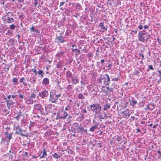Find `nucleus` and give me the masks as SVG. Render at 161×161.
I'll return each mask as SVG.
<instances>
[{"label":"nucleus","mask_w":161,"mask_h":161,"mask_svg":"<svg viewBox=\"0 0 161 161\" xmlns=\"http://www.w3.org/2000/svg\"><path fill=\"white\" fill-rule=\"evenodd\" d=\"M110 82V79L108 74L101 75L98 81L99 84L103 83L105 86H108Z\"/></svg>","instance_id":"1"},{"label":"nucleus","mask_w":161,"mask_h":161,"mask_svg":"<svg viewBox=\"0 0 161 161\" xmlns=\"http://www.w3.org/2000/svg\"><path fill=\"white\" fill-rule=\"evenodd\" d=\"M150 36L148 33H144L142 31H140L138 36L139 40L142 42L147 41L150 38Z\"/></svg>","instance_id":"2"},{"label":"nucleus","mask_w":161,"mask_h":161,"mask_svg":"<svg viewBox=\"0 0 161 161\" xmlns=\"http://www.w3.org/2000/svg\"><path fill=\"white\" fill-rule=\"evenodd\" d=\"M91 111L96 114H99L102 109L100 105L98 103H94L90 105Z\"/></svg>","instance_id":"3"},{"label":"nucleus","mask_w":161,"mask_h":161,"mask_svg":"<svg viewBox=\"0 0 161 161\" xmlns=\"http://www.w3.org/2000/svg\"><path fill=\"white\" fill-rule=\"evenodd\" d=\"M111 85L107 86L106 88L108 90V92H113L114 90V89H117L119 88V86L116 84H115L114 82L112 83Z\"/></svg>","instance_id":"4"},{"label":"nucleus","mask_w":161,"mask_h":161,"mask_svg":"<svg viewBox=\"0 0 161 161\" xmlns=\"http://www.w3.org/2000/svg\"><path fill=\"white\" fill-rule=\"evenodd\" d=\"M68 115V113L65 111H61L57 114V117L56 118V119H58V118L59 119H65Z\"/></svg>","instance_id":"5"},{"label":"nucleus","mask_w":161,"mask_h":161,"mask_svg":"<svg viewBox=\"0 0 161 161\" xmlns=\"http://www.w3.org/2000/svg\"><path fill=\"white\" fill-rule=\"evenodd\" d=\"M67 41V40H65L64 37L61 35L57 36L54 40L55 42L58 43H63L65 42H66Z\"/></svg>","instance_id":"6"},{"label":"nucleus","mask_w":161,"mask_h":161,"mask_svg":"<svg viewBox=\"0 0 161 161\" xmlns=\"http://www.w3.org/2000/svg\"><path fill=\"white\" fill-rule=\"evenodd\" d=\"M57 100V97L55 96V92H50L49 100L52 103H55Z\"/></svg>","instance_id":"7"},{"label":"nucleus","mask_w":161,"mask_h":161,"mask_svg":"<svg viewBox=\"0 0 161 161\" xmlns=\"http://www.w3.org/2000/svg\"><path fill=\"white\" fill-rule=\"evenodd\" d=\"M39 96L42 98H45L47 97L48 95V91L45 90L39 93Z\"/></svg>","instance_id":"8"},{"label":"nucleus","mask_w":161,"mask_h":161,"mask_svg":"<svg viewBox=\"0 0 161 161\" xmlns=\"http://www.w3.org/2000/svg\"><path fill=\"white\" fill-rule=\"evenodd\" d=\"M16 134L20 135L22 136H26V135L22 133L23 132H25V130H22L19 126H18L16 128Z\"/></svg>","instance_id":"9"},{"label":"nucleus","mask_w":161,"mask_h":161,"mask_svg":"<svg viewBox=\"0 0 161 161\" xmlns=\"http://www.w3.org/2000/svg\"><path fill=\"white\" fill-rule=\"evenodd\" d=\"M34 108L37 110H39L41 113H43V109L42 108V105L40 104H37L34 105Z\"/></svg>","instance_id":"10"},{"label":"nucleus","mask_w":161,"mask_h":161,"mask_svg":"<svg viewBox=\"0 0 161 161\" xmlns=\"http://www.w3.org/2000/svg\"><path fill=\"white\" fill-rule=\"evenodd\" d=\"M98 124H99L98 123H96L94 125L92 126L90 128L89 131H90L93 132L95 130H96L97 129L98 126Z\"/></svg>","instance_id":"11"},{"label":"nucleus","mask_w":161,"mask_h":161,"mask_svg":"<svg viewBox=\"0 0 161 161\" xmlns=\"http://www.w3.org/2000/svg\"><path fill=\"white\" fill-rule=\"evenodd\" d=\"M79 129H80V130L81 134L86 135L87 134V129H85L83 127L81 126V125L79 128Z\"/></svg>","instance_id":"12"},{"label":"nucleus","mask_w":161,"mask_h":161,"mask_svg":"<svg viewBox=\"0 0 161 161\" xmlns=\"http://www.w3.org/2000/svg\"><path fill=\"white\" fill-rule=\"evenodd\" d=\"M7 16H8L4 19V21L7 22L8 23H11L14 21V19L13 18L10 17L7 14Z\"/></svg>","instance_id":"13"},{"label":"nucleus","mask_w":161,"mask_h":161,"mask_svg":"<svg viewBox=\"0 0 161 161\" xmlns=\"http://www.w3.org/2000/svg\"><path fill=\"white\" fill-rule=\"evenodd\" d=\"M130 102V104L131 106H134L137 103V101L135 100L133 98H131V99H129Z\"/></svg>","instance_id":"14"},{"label":"nucleus","mask_w":161,"mask_h":161,"mask_svg":"<svg viewBox=\"0 0 161 161\" xmlns=\"http://www.w3.org/2000/svg\"><path fill=\"white\" fill-rule=\"evenodd\" d=\"M79 80L78 79H77L76 77L72 78H71V83L74 85H76L77 83H78Z\"/></svg>","instance_id":"15"},{"label":"nucleus","mask_w":161,"mask_h":161,"mask_svg":"<svg viewBox=\"0 0 161 161\" xmlns=\"http://www.w3.org/2000/svg\"><path fill=\"white\" fill-rule=\"evenodd\" d=\"M42 153V152H41ZM42 156H40V158L41 159L42 158H45L47 157V153L45 149L44 148L43 149V151L42 152Z\"/></svg>","instance_id":"16"},{"label":"nucleus","mask_w":161,"mask_h":161,"mask_svg":"<svg viewBox=\"0 0 161 161\" xmlns=\"http://www.w3.org/2000/svg\"><path fill=\"white\" fill-rule=\"evenodd\" d=\"M62 155V154H61V155H60L59 154L57 153H55L52 155V156L53 158L55 159H58L61 157V155Z\"/></svg>","instance_id":"17"},{"label":"nucleus","mask_w":161,"mask_h":161,"mask_svg":"<svg viewBox=\"0 0 161 161\" xmlns=\"http://www.w3.org/2000/svg\"><path fill=\"white\" fill-rule=\"evenodd\" d=\"M99 26L101 28L102 30H104L106 31H107L108 26H104L103 23H100L99 25Z\"/></svg>","instance_id":"18"},{"label":"nucleus","mask_w":161,"mask_h":161,"mask_svg":"<svg viewBox=\"0 0 161 161\" xmlns=\"http://www.w3.org/2000/svg\"><path fill=\"white\" fill-rule=\"evenodd\" d=\"M24 114L22 113L21 111H20L18 114L17 116L15 117L14 118L17 121H19V117H20L21 116H24Z\"/></svg>","instance_id":"19"},{"label":"nucleus","mask_w":161,"mask_h":161,"mask_svg":"<svg viewBox=\"0 0 161 161\" xmlns=\"http://www.w3.org/2000/svg\"><path fill=\"white\" fill-rule=\"evenodd\" d=\"M103 106L104 107L103 109V110L107 111L110 107L111 105L107 103L106 104H104Z\"/></svg>","instance_id":"20"},{"label":"nucleus","mask_w":161,"mask_h":161,"mask_svg":"<svg viewBox=\"0 0 161 161\" xmlns=\"http://www.w3.org/2000/svg\"><path fill=\"white\" fill-rule=\"evenodd\" d=\"M6 102L7 105H11L15 103V102H13L12 100L10 99H8L6 100Z\"/></svg>","instance_id":"21"},{"label":"nucleus","mask_w":161,"mask_h":161,"mask_svg":"<svg viewBox=\"0 0 161 161\" xmlns=\"http://www.w3.org/2000/svg\"><path fill=\"white\" fill-rule=\"evenodd\" d=\"M25 80L24 77H22L19 80V81L21 83H22L25 86H27V83L25 82Z\"/></svg>","instance_id":"22"},{"label":"nucleus","mask_w":161,"mask_h":161,"mask_svg":"<svg viewBox=\"0 0 161 161\" xmlns=\"http://www.w3.org/2000/svg\"><path fill=\"white\" fill-rule=\"evenodd\" d=\"M42 83L45 85H47L49 83V80L47 78L43 79L42 80Z\"/></svg>","instance_id":"23"},{"label":"nucleus","mask_w":161,"mask_h":161,"mask_svg":"<svg viewBox=\"0 0 161 161\" xmlns=\"http://www.w3.org/2000/svg\"><path fill=\"white\" fill-rule=\"evenodd\" d=\"M66 77L68 78H71V79L73 77L72 73L69 71L66 72Z\"/></svg>","instance_id":"24"},{"label":"nucleus","mask_w":161,"mask_h":161,"mask_svg":"<svg viewBox=\"0 0 161 161\" xmlns=\"http://www.w3.org/2000/svg\"><path fill=\"white\" fill-rule=\"evenodd\" d=\"M26 103L29 104H32L33 103V100L31 98H27L26 100Z\"/></svg>","instance_id":"25"},{"label":"nucleus","mask_w":161,"mask_h":161,"mask_svg":"<svg viewBox=\"0 0 161 161\" xmlns=\"http://www.w3.org/2000/svg\"><path fill=\"white\" fill-rule=\"evenodd\" d=\"M12 82L14 85L18 84V79L16 77H14L12 80Z\"/></svg>","instance_id":"26"},{"label":"nucleus","mask_w":161,"mask_h":161,"mask_svg":"<svg viewBox=\"0 0 161 161\" xmlns=\"http://www.w3.org/2000/svg\"><path fill=\"white\" fill-rule=\"evenodd\" d=\"M10 67V66L7 64H5L4 67V69H5V71L6 72L8 71L9 68Z\"/></svg>","instance_id":"27"},{"label":"nucleus","mask_w":161,"mask_h":161,"mask_svg":"<svg viewBox=\"0 0 161 161\" xmlns=\"http://www.w3.org/2000/svg\"><path fill=\"white\" fill-rule=\"evenodd\" d=\"M77 97L78 98L80 99H82L85 98V97H84L83 94L82 93H79Z\"/></svg>","instance_id":"28"},{"label":"nucleus","mask_w":161,"mask_h":161,"mask_svg":"<svg viewBox=\"0 0 161 161\" xmlns=\"http://www.w3.org/2000/svg\"><path fill=\"white\" fill-rule=\"evenodd\" d=\"M148 105L149 106V107H150V109L151 110H153L154 109L155 105L153 103H151Z\"/></svg>","instance_id":"29"},{"label":"nucleus","mask_w":161,"mask_h":161,"mask_svg":"<svg viewBox=\"0 0 161 161\" xmlns=\"http://www.w3.org/2000/svg\"><path fill=\"white\" fill-rule=\"evenodd\" d=\"M38 75H39L41 77V78H42L43 77V71L42 70H39L38 71V72L37 73Z\"/></svg>","instance_id":"30"},{"label":"nucleus","mask_w":161,"mask_h":161,"mask_svg":"<svg viewBox=\"0 0 161 161\" xmlns=\"http://www.w3.org/2000/svg\"><path fill=\"white\" fill-rule=\"evenodd\" d=\"M71 33V31L69 29H67L66 31L65 36H69L70 34Z\"/></svg>","instance_id":"31"},{"label":"nucleus","mask_w":161,"mask_h":161,"mask_svg":"<svg viewBox=\"0 0 161 161\" xmlns=\"http://www.w3.org/2000/svg\"><path fill=\"white\" fill-rule=\"evenodd\" d=\"M30 80H31V83L35 84L36 81V78L35 77L31 78Z\"/></svg>","instance_id":"32"},{"label":"nucleus","mask_w":161,"mask_h":161,"mask_svg":"<svg viewBox=\"0 0 161 161\" xmlns=\"http://www.w3.org/2000/svg\"><path fill=\"white\" fill-rule=\"evenodd\" d=\"M72 51H75V53H76V55H78L80 53V50H78V49H73V48L72 49Z\"/></svg>","instance_id":"33"},{"label":"nucleus","mask_w":161,"mask_h":161,"mask_svg":"<svg viewBox=\"0 0 161 161\" xmlns=\"http://www.w3.org/2000/svg\"><path fill=\"white\" fill-rule=\"evenodd\" d=\"M75 7L78 9L81 10L82 6L81 5L78 3H77L75 5Z\"/></svg>","instance_id":"34"},{"label":"nucleus","mask_w":161,"mask_h":161,"mask_svg":"<svg viewBox=\"0 0 161 161\" xmlns=\"http://www.w3.org/2000/svg\"><path fill=\"white\" fill-rule=\"evenodd\" d=\"M111 78L112 81H117L120 80V78L119 77H117L116 78H112V76H111Z\"/></svg>","instance_id":"35"},{"label":"nucleus","mask_w":161,"mask_h":161,"mask_svg":"<svg viewBox=\"0 0 161 161\" xmlns=\"http://www.w3.org/2000/svg\"><path fill=\"white\" fill-rule=\"evenodd\" d=\"M12 133L9 134L8 135L6 136V138L7 139H8L9 141L12 138Z\"/></svg>","instance_id":"36"},{"label":"nucleus","mask_w":161,"mask_h":161,"mask_svg":"<svg viewBox=\"0 0 161 161\" xmlns=\"http://www.w3.org/2000/svg\"><path fill=\"white\" fill-rule=\"evenodd\" d=\"M30 30H31V32H37V31H38V29H35L34 28V26H33L31 28H30Z\"/></svg>","instance_id":"37"},{"label":"nucleus","mask_w":161,"mask_h":161,"mask_svg":"<svg viewBox=\"0 0 161 161\" xmlns=\"http://www.w3.org/2000/svg\"><path fill=\"white\" fill-rule=\"evenodd\" d=\"M105 86V85L104 86H103L101 88V89L102 90L103 92H108V90L107 89V90L105 89V86Z\"/></svg>","instance_id":"38"},{"label":"nucleus","mask_w":161,"mask_h":161,"mask_svg":"<svg viewBox=\"0 0 161 161\" xmlns=\"http://www.w3.org/2000/svg\"><path fill=\"white\" fill-rule=\"evenodd\" d=\"M73 125L75 127V128H76V129H79V128L80 127V126H81V125H80V126L77 123H74L73 124Z\"/></svg>","instance_id":"39"},{"label":"nucleus","mask_w":161,"mask_h":161,"mask_svg":"<svg viewBox=\"0 0 161 161\" xmlns=\"http://www.w3.org/2000/svg\"><path fill=\"white\" fill-rule=\"evenodd\" d=\"M72 85H69L66 88V89H67L68 91H70L72 88Z\"/></svg>","instance_id":"40"},{"label":"nucleus","mask_w":161,"mask_h":161,"mask_svg":"<svg viewBox=\"0 0 161 161\" xmlns=\"http://www.w3.org/2000/svg\"><path fill=\"white\" fill-rule=\"evenodd\" d=\"M109 115H107L106 113H104V118H104V119H107L108 118V117L109 118H111V115L110 114H108Z\"/></svg>","instance_id":"41"},{"label":"nucleus","mask_w":161,"mask_h":161,"mask_svg":"<svg viewBox=\"0 0 161 161\" xmlns=\"http://www.w3.org/2000/svg\"><path fill=\"white\" fill-rule=\"evenodd\" d=\"M36 95L34 93H31L30 95V98H32L33 99H35L36 98Z\"/></svg>","instance_id":"42"},{"label":"nucleus","mask_w":161,"mask_h":161,"mask_svg":"<svg viewBox=\"0 0 161 161\" xmlns=\"http://www.w3.org/2000/svg\"><path fill=\"white\" fill-rule=\"evenodd\" d=\"M116 140L118 141H120L122 139L121 136H116Z\"/></svg>","instance_id":"43"},{"label":"nucleus","mask_w":161,"mask_h":161,"mask_svg":"<svg viewBox=\"0 0 161 161\" xmlns=\"http://www.w3.org/2000/svg\"><path fill=\"white\" fill-rule=\"evenodd\" d=\"M157 72L159 73V75H158V76L160 78L159 80H161V70H158Z\"/></svg>","instance_id":"44"},{"label":"nucleus","mask_w":161,"mask_h":161,"mask_svg":"<svg viewBox=\"0 0 161 161\" xmlns=\"http://www.w3.org/2000/svg\"><path fill=\"white\" fill-rule=\"evenodd\" d=\"M10 28L12 30H14L15 27V26L14 24H12L9 26Z\"/></svg>","instance_id":"45"},{"label":"nucleus","mask_w":161,"mask_h":161,"mask_svg":"<svg viewBox=\"0 0 161 161\" xmlns=\"http://www.w3.org/2000/svg\"><path fill=\"white\" fill-rule=\"evenodd\" d=\"M157 152L159 154V156L158 157V158L160 159V158H161V151L160 150H158L157 151Z\"/></svg>","instance_id":"46"},{"label":"nucleus","mask_w":161,"mask_h":161,"mask_svg":"<svg viewBox=\"0 0 161 161\" xmlns=\"http://www.w3.org/2000/svg\"><path fill=\"white\" fill-rule=\"evenodd\" d=\"M135 117L134 116H132L130 119L129 120L130 122H132L135 119Z\"/></svg>","instance_id":"47"},{"label":"nucleus","mask_w":161,"mask_h":161,"mask_svg":"<svg viewBox=\"0 0 161 161\" xmlns=\"http://www.w3.org/2000/svg\"><path fill=\"white\" fill-rule=\"evenodd\" d=\"M31 70L35 73V75H36L37 74L36 70L35 69H33Z\"/></svg>","instance_id":"48"},{"label":"nucleus","mask_w":161,"mask_h":161,"mask_svg":"<svg viewBox=\"0 0 161 161\" xmlns=\"http://www.w3.org/2000/svg\"><path fill=\"white\" fill-rule=\"evenodd\" d=\"M148 68L149 69H150L152 70H153L154 69L153 67V66L152 65H149L148 66Z\"/></svg>","instance_id":"49"},{"label":"nucleus","mask_w":161,"mask_h":161,"mask_svg":"<svg viewBox=\"0 0 161 161\" xmlns=\"http://www.w3.org/2000/svg\"><path fill=\"white\" fill-rule=\"evenodd\" d=\"M143 26L142 25L140 24L138 26V28L140 30H142L143 29Z\"/></svg>","instance_id":"50"},{"label":"nucleus","mask_w":161,"mask_h":161,"mask_svg":"<svg viewBox=\"0 0 161 161\" xmlns=\"http://www.w3.org/2000/svg\"><path fill=\"white\" fill-rule=\"evenodd\" d=\"M24 97L25 96L23 95H21L20 94H19V98H20L21 99H23Z\"/></svg>","instance_id":"51"},{"label":"nucleus","mask_w":161,"mask_h":161,"mask_svg":"<svg viewBox=\"0 0 161 161\" xmlns=\"http://www.w3.org/2000/svg\"><path fill=\"white\" fill-rule=\"evenodd\" d=\"M4 111L6 112V115H7L9 113V111H8L7 109H4Z\"/></svg>","instance_id":"52"},{"label":"nucleus","mask_w":161,"mask_h":161,"mask_svg":"<svg viewBox=\"0 0 161 161\" xmlns=\"http://www.w3.org/2000/svg\"><path fill=\"white\" fill-rule=\"evenodd\" d=\"M104 115H103V114H101L99 116V118L100 119H104V118H104Z\"/></svg>","instance_id":"53"},{"label":"nucleus","mask_w":161,"mask_h":161,"mask_svg":"<svg viewBox=\"0 0 161 161\" xmlns=\"http://www.w3.org/2000/svg\"><path fill=\"white\" fill-rule=\"evenodd\" d=\"M15 154V153L14 152H12V155H9V158H10L11 159H12L13 157V155H14Z\"/></svg>","instance_id":"54"},{"label":"nucleus","mask_w":161,"mask_h":161,"mask_svg":"<svg viewBox=\"0 0 161 161\" xmlns=\"http://www.w3.org/2000/svg\"><path fill=\"white\" fill-rule=\"evenodd\" d=\"M55 96H56V97H57V100L58 98L60 96L61 94L60 93L59 94H56V92H55Z\"/></svg>","instance_id":"55"},{"label":"nucleus","mask_w":161,"mask_h":161,"mask_svg":"<svg viewBox=\"0 0 161 161\" xmlns=\"http://www.w3.org/2000/svg\"><path fill=\"white\" fill-rule=\"evenodd\" d=\"M143 27L145 29H147L149 28V26L147 25H145L143 26Z\"/></svg>","instance_id":"56"},{"label":"nucleus","mask_w":161,"mask_h":161,"mask_svg":"<svg viewBox=\"0 0 161 161\" xmlns=\"http://www.w3.org/2000/svg\"><path fill=\"white\" fill-rule=\"evenodd\" d=\"M81 112L82 113H87V111L85 109H82Z\"/></svg>","instance_id":"57"},{"label":"nucleus","mask_w":161,"mask_h":161,"mask_svg":"<svg viewBox=\"0 0 161 161\" xmlns=\"http://www.w3.org/2000/svg\"><path fill=\"white\" fill-rule=\"evenodd\" d=\"M147 105V107L146 108H145V110H147L150 109V107H149V106L148 105Z\"/></svg>","instance_id":"58"},{"label":"nucleus","mask_w":161,"mask_h":161,"mask_svg":"<svg viewBox=\"0 0 161 161\" xmlns=\"http://www.w3.org/2000/svg\"><path fill=\"white\" fill-rule=\"evenodd\" d=\"M139 56L140 57H141L143 59H144V56L143 54L142 53H140L139 54Z\"/></svg>","instance_id":"59"},{"label":"nucleus","mask_w":161,"mask_h":161,"mask_svg":"<svg viewBox=\"0 0 161 161\" xmlns=\"http://www.w3.org/2000/svg\"><path fill=\"white\" fill-rule=\"evenodd\" d=\"M65 53V51H62L60 52L59 54L60 55H62L64 54Z\"/></svg>","instance_id":"60"},{"label":"nucleus","mask_w":161,"mask_h":161,"mask_svg":"<svg viewBox=\"0 0 161 161\" xmlns=\"http://www.w3.org/2000/svg\"><path fill=\"white\" fill-rule=\"evenodd\" d=\"M105 60L104 59H102L101 60L100 63L102 64H103V63L105 62Z\"/></svg>","instance_id":"61"},{"label":"nucleus","mask_w":161,"mask_h":161,"mask_svg":"<svg viewBox=\"0 0 161 161\" xmlns=\"http://www.w3.org/2000/svg\"><path fill=\"white\" fill-rule=\"evenodd\" d=\"M65 3V2H61L60 3V6H62Z\"/></svg>","instance_id":"62"},{"label":"nucleus","mask_w":161,"mask_h":161,"mask_svg":"<svg viewBox=\"0 0 161 161\" xmlns=\"http://www.w3.org/2000/svg\"><path fill=\"white\" fill-rule=\"evenodd\" d=\"M80 83H81V85H82V86H84L85 85V83H84L83 82V81H82V80H81L80 81Z\"/></svg>","instance_id":"63"},{"label":"nucleus","mask_w":161,"mask_h":161,"mask_svg":"<svg viewBox=\"0 0 161 161\" xmlns=\"http://www.w3.org/2000/svg\"><path fill=\"white\" fill-rule=\"evenodd\" d=\"M134 74L135 75H137L139 73V72L137 71V70H135V72H134Z\"/></svg>","instance_id":"64"}]
</instances>
